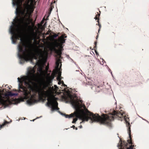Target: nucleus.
<instances>
[{
    "label": "nucleus",
    "instance_id": "412c9836",
    "mask_svg": "<svg viewBox=\"0 0 149 149\" xmlns=\"http://www.w3.org/2000/svg\"><path fill=\"white\" fill-rule=\"evenodd\" d=\"M72 127L74 129V128L75 127V126L74 125H73L72 127Z\"/></svg>",
    "mask_w": 149,
    "mask_h": 149
},
{
    "label": "nucleus",
    "instance_id": "c9c22d12",
    "mask_svg": "<svg viewBox=\"0 0 149 149\" xmlns=\"http://www.w3.org/2000/svg\"><path fill=\"white\" fill-rule=\"evenodd\" d=\"M127 145L126 144H125V146H126Z\"/></svg>",
    "mask_w": 149,
    "mask_h": 149
},
{
    "label": "nucleus",
    "instance_id": "4be33fe9",
    "mask_svg": "<svg viewBox=\"0 0 149 149\" xmlns=\"http://www.w3.org/2000/svg\"><path fill=\"white\" fill-rule=\"evenodd\" d=\"M111 72V75L112 76V77H113V75L112 73V72H111H111Z\"/></svg>",
    "mask_w": 149,
    "mask_h": 149
},
{
    "label": "nucleus",
    "instance_id": "bb28decb",
    "mask_svg": "<svg viewBox=\"0 0 149 149\" xmlns=\"http://www.w3.org/2000/svg\"><path fill=\"white\" fill-rule=\"evenodd\" d=\"M100 29L99 28V29H98V33H99V31H100Z\"/></svg>",
    "mask_w": 149,
    "mask_h": 149
},
{
    "label": "nucleus",
    "instance_id": "aec40b11",
    "mask_svg": "<svg viewBox=\"0 0 149 149\" xmlns=\"http://www.w3.org/2000/svg\"><path fill=\"white\" fill-rule=\"evenodd\" d=\"M139 117H140V118H142L143 120H146L145 119H144V118H143L141 117H140V116H139Z\"/></svg>",
    "mask_w": 149,
    "mask_h": 149
},
{
    "label": "nucleus",
    "instance_id": "c756f323",
    "mask_svg": "<svg viewBox=\"0 0 149 149\" xmlns=\"http://www.w3.org/2000/svg\"><path fill=\"white\" fill-rule=\"evenodd\" d=\"M109 72H110L111 71V70L110 69H109Z\"/></svg>",
    "mask_w": 149,
    "mask_h": 149
},
{
    "label": "nucleus",
    "instance_id": "f704fd0d",
    "mask_svg": "<svg viewBox=\"0 0 149 149\" xmlns=\"http://www.w3.org/2000/svg\"><path fill=\"white\" fill-rule=\"evenodd\" d=\"M76 71H79V70H76Z\"/></svg>",
    "mask_w": 149,
    "mask_h": 149
},
{
    "label": "nucleus",
    "instance_id": "5701e85b",
    "mask_svg": "<svg viewBox=\"0 0 149 149\" xmlns=\"http://www.w3.org/2000/svg\"><path fill=\"white\" fill-rule=\"evenodd\" d=\"M54 87H55V88L56 89L57 88V86H56V85H54Z\"/></svg>",
    "mask_w": 149,
    "mask_h": 149
},
{
    "label": "nucleus",
    "instance_id": "6ab92c4d",
    "mask_svg": "<svg viewBox=\"0 0 149 149\" xmlns=\"http://www.w3.org/2000/svg\"><path fill=\"white\" fill-rule=\"evenodd\" d=\"M62 83L61 82V81H59L58 82V84H60Z\"/></svg>",
    "mask_w": 149,
    "mask_h": 149
},
{
    "label": "nucleus",
    "instance_id": "7ed1b4c3",
    "mask_svg": "<svg viewBox=\"0 0 149 149\" xmlns=\"http://www.w3.org/2000/svg\"><path fill=\"white\" fill-rule=\"evenodd\" d=\"M18 95L17 93H12L11 92L8 91L5 94L0 95V104H2L5 108L8 105L10 102V97H15Z\"/></svg>",
    "mask_w": 149,
    "mask_h": 149
},
{
    "label": "nucleus",
    "instance_id": "1a4fd4ad",
    "mask_svg": "<svg viewBox=\"0 0 149 149\" xmlns=\"http://www.w3.org/2000/svg\"><path fill=\"white\" fill-rule=\"evenodd\" d=\"M8 123H9L8 122L6 121L5 120H4V123L3 124H2V125H0V128H1L2 127L4 126L6 124H7Z\"/></svg>",
    "mask_w": 149,
    "mask_h": 149
},
{
    "label": "nucleus",
    "instance_id": "c85d7f7f",
    "mask_svg": "<svg viewBox=\"0 0 149 149\" xmlns=\"http://www.w3.org/2000/svg\"><path fill=\"white\" fill-rule=\"evenodd\" d=\"M42 117V116H40V117H37V118H36V119L38 118H40V117Z\"/></svg>",
    "mask_w": 149,
    "mask_h": 149
},
{
    "label": "nucleus",
    "instance_id": "f257e3e1",
    "mask_svg": "<svg viewBox=\"0 0 149 149\" xmlns=\"http://www.w3.org/2000/svg\"><path fill=\"white\" fill-rule=\"evenodd\" d=\"M12 0L13 6H16L17 7L15 12V17L9 29V33L11 35L12 43L15 44L16 40H20L17 46V56L19 63L23 64L25 61H30L35 65L33 68L28 69L26 75H22L17 78L18 91L24 97H36L37 94L39 96H42L46 94L48 89V84L45 80L39 81L35 72L37 68L38 74L45 77L47 81L51 80V71H49L48 66L46 65L48 53L37 49L33 53L32 51L33 46L32 43L27 42L24 38H22L21 33L25 22L32 16L34 6L28 4L22 10L21 5L24 0Z\"/></svg>",
    "mask_w": 149,
    "mask_h": 149
},
{
    "label": "nucleus",
    "instance_id": "9d476101",
    "mask_svg": "<svg viewBox=\"0 0 149 149\" xmlns=\"http://www.w3.org/2000/svg\"><path fill=\"white\" fill-rule=\"evenodd\" d=\"M98 16H99L100 15V14H98L97 15H96V17L94 18V19H95V20L97 19L98 21H97V22H99V19L98 18H97V16H98Z\"/></svg>",
    "mask_w": 149,
    "mask_h": 149
},
{
    "label": "nucleus",
    "instance_id": "a211bd4d",
    "mask_svg": "<svg viewBox=\"0 0 149 149\" xmlns=\"http://www.w3.org/2000/svg\"><path fill=\"white\" fill-rule=\"evenodd\" d=\"M129 136L130 138V139H131V135H130V132H129Z\"/></svg>",
    "mask_w": 149,
    "mask_h": 149
},
{
    "label": "nucleus",
    "instance_id": "72a5a7b5",
    "mask_svg": "<svg viewBox=\"0 0 149 149\" xmlns=\"http://www.w3.org/2000/svg\"><path fill=\"white\" fill-rule=\"evenodd\" d=\"M98 23H99V22H98ZM99 23H98V24H97V25L99 26Z\"/></svg>",
    "mask_w": 149,
    "mask_h": 149
},
{
    "label": "nucleus",
    "instance_id": "f8f14e48",
    "mask_svg": "<svg viewBox=\"0 0 149 149\" xmlns=\"http://www.w3.org/2000/svg\"><path fill=\"white\" fill-rule=\"evenodd\" d=\"M58 34H55L54 36V38H56L57 37H58Z\"/></svg>",
    "mask_w": 149,
    "mask_h": 149
},
{
    "label": "nucleus",
    "instance_id": "4468645a",
    "mask_svg": "<svg viewBox=\"0 0 149 149\" xmlns=\"http://www.w3.org/2000/svg\"><path fill=\"white\" fill-rule=\"evenodd\" d=\"M101 59L102 60V62L103 63L102 64L101 63V64L102 65L104 64V62L105 63V61L102 58Z\"/></svg>",
    "mask_w": 149,
    "mask_h": 149
},
{
    "label": "nucleus",
    "instance_id": "dca6fc26",
    "mask_svg": "<svg viewBox=\"0 0 149 149\" xmlns=\"http://www.w3.org/2000/svg\"><path fill=\"white\" fill-rule=\"evenodd\" d=\"M95 53L96 54V55H99V54H98V52L95 50Z\"/></svg>",
    "mask_w": 149,
    "mask_h": 149
},
{
    "label": "nucleus",
    "instance_id": "cd10ccee",
    "mask_svg": "<svg viewBox=\"0 0 149 149\" xmlns=\"http://www.w3.org/2000/svg\"><path fill=\"white\" fill-rule=\"evenodd\" d=\"M145 120L146 121L147 123H149V122L148 121H147V120Z\"/></svg>",
    "mask_w": 149,
    "mask_h": 149
},
{
    "label": "nucleus",
    "instance_id": "2eb2a0df",
    "mask_svg": "<svg viewBox=\"0 0 149 149\" xmlns=\"http://www.w3.org/2000/svg\"><path fill=\"white\" fill-rule=\"evenodd\" d=\"M95 46L94 47V48H95L96 47L97 42H95L94 43Z\"/></svg>",
    "mask_w": 149,
    "mask_h": 149
},
{
    "label": "nucleus",
    "instance_id": "473e14b6",
    "mask_svg": "<svg viewBox=\"0 0 149 149\" xmlns=\"http://www.w3.org/2000/svg\"><path fill=\"white\" fill-rule=\"evenodd\" d=\"M35 119H34L32 121H34L35 120Z\"/></svg>",
    "mask_w": 149,
    "mask_h": 149
},
{
    "label": "nucleus",
    "instance_id": "ddd939ff",
    "mask_svg": "<svg viewBox=\"0 0 149 149\" xmlns=\"http://www.w3.org/2000/svg\"><path fill=\"white\" fill-rule=\"evenodd\" d=\"M127 149H133V147L132 146H131L129 148H127Z\"/></svg>",
    "mask_w": 149,
    "mask_h": 149
},
{
    "label": "nucleus",
    "instance_id": "f03ea898",
    "mask_svg": "<svg viewBox=\"0 0 149 149\" xmlns=\"http://www.w3.org/2000/svg\"><path fill=\"white\" fill-rule=\"evenodd\" d=\"M70 102L74 108L75 111L69 115L63 113L60 111L58 112L61 115L64 116L66 118H70L75 117L73 119L72 123H75L78 118L82 120V121L80 124L85 121H88L90 120L91 123L98 122L101 124L109 127L111 126V121L115 118L120 120V112L117 110H113L112 112H110L109 114H102V116L97 113L94 114L89 111L86 108L80 97L75 94L73 95L70 94Z\"/></svg>",
    "mask_w": 149,
    "mask_h": 149
},
{
    "label": "nucleus",
    "instance_id": "20e7f679",
    "mask_svg": "<svg viewBox=\"0 0 149 149\" xmlns=\"http://www.w3.org/2000/svg\"><path fill=\"white\" fill-rule=\"evenodd\" d=\"M93 81L91 80H89L88 81H86V82H84L83 84L85 85H88L91 86V89L95 92L98 93L102 90V91L106 93V91L108 89L105 88L102 90V87L100 86L99 82L95 81L93 83Z\"/></svg>",
    "mask_w": 149,
    "mask_h": 149
},
{
    "label": "nucleus",
    "instance_id": "a878e982",
    "mask_svg": "<svg viewBox=\"0 0 149 149\" xmlns=\"http://www.w3.org/2000/svg\"><path fill=\"white\" fill-rule=\"evenodd\" d=\"M98 34H97V35L96 36V38L97 39V38H98Z\"/></svg>",
    "mask_w": 149,
    "mask_h": 149
},
{
    "label": "nucleus",
    "instance_id": "2f4dec72",
    "mask_svg": "<svg viewBox=\"0 0 149 149\" xmlns=\"http://www.w3.org/2000/svg\"><path fill=\"white\" fill-rule=\"evenodd\" d=\"M129 130L130 132V127H129Z\"/></svg>",
    "mask_w": 149,
    "mask_h": 149
},
{
    "label": "nucleus",
    "instance_id": "7c9ffc66",
    "mask_svg": "<svg viewBox=\"0 0 149 149\" xmlns=\"http://www.w3.org/2000/svg\"><path fill=\"white\" fill-rule=\"evenodd\" d=\"M75 130H77V127H75Z\"/></svg>",
    "mask_w": 149,
    "mask_h": 149
},
{
    "label": "nucleus",
    "instance_id": "423d86ee",
    "mask_svg": "<svg viewBox=\"0 0 149 149\" xmlns=\"http://www.w3.org/2000/svg\"><path fill=\"white\" fill-rule=\"evenodd\" d=\"M61 52H60L58 54V56L56 58V66L55 68L58 71V75L57 77V79L59 81L61 80L62 79V77L61 76V73L60 72L61 70V64L60 67L59 68V66L60 62H61V59L62 57L61 56Z\"/></svg>",
    "mask_w": 149,
    "mask_h": 149
},
{
    "label": "nucleus",
    "instance_id": "f3484780",
    "mask_svg": "<svg viewBox=\"0 0 149 149\" xmlns=\"http://www.w3.org/2000/svg\"><path fill=\"white\" fill-rule=\"evenodd\" d=\"M99 28L100 29L101 27V25L100 24H99Z\"/></svg>",
    "mask_w": 149,
    "mask_h": 149
},
{
    "label": "nucleus",
    "instance_id": "9b49d317",
    "mask_svg": "<svg viewBox=\"0 0 149 149\" xmlns=\"http://www.w3.org/2000/svg\"><path fill=\"white\" fill-rule=\"evenodd\" d=\"M127 141L130 144H132V141H130L129 140H128Z\"/></svg>",
    "mask_w": 149,
    "mask_h": 149
},
{
    "label": "nucleus",
    "instance_id": "b1692460",
    "mask_svg": "<svg viewBox=\"0 0 149 149\" xmlns=\"http://www.w3.org/2000/svg\"><path fill=\"white\" fill-rule=\"evenodd\" d=\"M71 61H72L74 63H75V65H76L75 63V62H74L73 61V60H72L71 58Z\"/></svg>",
    "mask_w": 149,
    "mask_h": 149
},
{
    "label": "nucleus",
    "instance_id": "0eeeda50",
    "mask_svg": "<svg viewBox=\"0 0 149 149\" xmlns=\"http://www.w3.org/2000/svg\"><path fill=\"white\" fill-rule=\"evenodd\" d=\"M67 37V36L64 35L61 36V37L60 38V42L61 44H63L65 43L66 39H64V38H66Z\"/></svg>",
    "mask_w": 149,
    "mask_h": 149
},
{
    "label": "nucleus",
    "instance_id": "39448f33",
    "mask_svg": "<svg viewBox=\"0 0 149 149\" xmlns=\"http://www.w3.org/2000/svg\"><path fill=\"white\" fill-rule=\"evenodd\" d=\"M56 98L51 97L47 98L46 105L51 109V111L53 112L54 111L58 110L59 108L58 107V103L56 101Z\"/></svg>",
    "mask_w": 149,
    "mask_h": 149
},
{
    "label": "nucleus",
    "instance_id": "6e6552de",
    "mask_svg": "<svg viewBox=\"0 0 149 149\" xmlns=\"http://www.w3.org/2000/svg\"><path fill=\"white\" fill-rule=\"evenodd\" d=\"M117 147L119 148V149H124L122 145V143L121 140L120 141L119 143L118 144Z\"/></svg>",
    "mask_w": 149,
    "mask_h": 149
},
{
    "label": "nucleus",
    "instance_id": "393cba45",
    "mask_svg": "<svg viewBox=\"0 0 149 149\" xmlns=\"http://www.w3.org/2000/svg\"><path fill=\"white\" fill-rule=\"evenodd\" d=\"M78 127H79L80 128H82V125H81L80 126H79Z\"/></svg>",
    "mask_w": 149,
    "mask_h": 149
}]
</instances>
